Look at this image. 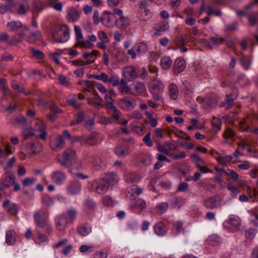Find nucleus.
Listing matches in <instances>:
<instances>
[{"label": "nucleus", "instance_id": "nucleus-13", "mask_svg": "<svg viewBox=\"0 0 258 258\" xmlns=\"http://www.w3.org/2000/svg\"><path fill=\"white\" fill-rule=\"evenodd\" d=\"M66 144L64 138L62 136H59L50 142V145L51 148L54 151L59 150L63 148Z\"/></svg>", "mask_w": 258, "mask_h": 258}, {"label": "nucleus", "instance_id": "nucleus-11", "mask_svg": "<svg viewBox=\"0 0 258 258\" xmlns=\"http://www.w3.org/2000/svg\"><path fill=\"white\" fill-rule=\"evenodd\" d=\"M51 178L53 183L60 185L66 180V175L63 172L57 170L52 173Z\"/></svg>", "mask_w": 258, "mask_h": 258}, {"label": "nucleus", "instance_id": "nucleus-34", "mask_svg": "<svg viewBox=\"0 0 258 258\" xmlns=\"http://www.w3.org/2000/svg\"><path fill=\"white\" fill-rule=\"evenodd\" d=\"M127 81L125 79H121L119 84V90L122 93L127 94L130 91V88L127 85Z\"/></svg>", "mask_w": 258, "mask_h": 258}, {"label": "nucleus", "instance_id": "nucleus-6", "mask_svg": "<svg viewBox=\"0 0 258 258\" xmlns=\"http://www.w3.org/2000/svg\"><path fill=\"white\" fill-rule=\"evenodd\" d=\"M118 105L125 110H133L136 105V101L130 97H125L118 101Z\"/></svg>", "mask_w": 258, "mask_h": 258}, {"label": "nucleus", "instance_id": "nucleus-40", "mask_svg": "<svg viewBox=\"0 0 258 258\" xmlns=\"http://www.w3.org/2000/svg\"><path fill=\"white\" fill-rule=\"evenodd\" d=\"M172 62V60L169 57L165 56L161 58L160 66L163 69H168L171 66Z\"/></svg>", "mask_w": 258, "mask_h": 258}, {"label": "nucleus", "instance_id": "nucleus-9", "mask_svg": "<svg viewBox=\"0 0 258 258\" xmlns=\"http://www.w3.org/2000/svg\"><path fill=\"white\" fill-rule=\"evenodd\" d=\"M81 184L77 180H73L69 182L67 187V192L72 195L78 194L81 190Z\"/></svg>", "mask_w": 258, "mask_h": 258}, {"label": "nucleus", "instance_id": "nucleus-18", "mask_svg": "<svg viewBox=\"0 0 258 258\" xmlns=\"http://www.w3.org/2000/svg\"><path fill=\"white\" fill-rule=\"evenodd\" d=\"M0 90L3 92V97L11 96L12 93L7 85V81L4 78H0Z\"/></svg>", "mask_w": 258, "mask_h": 258}, {"label": "nucleus", "instance_id": "nucleus-30", "mask_svg": "<svg viewBox=\"0 0 258 258\" xmlns=\"http://www.w3.org/2000/svg\"><path fill=\"white\" fill-rule=\"evenodd\" d=\"M115 23L118 28L123 29L128 26L129 21L128 19L124 16H121L118 20L115 19Z\"/></svg>", "mask_w": 258, "mask_h": 258}, {"label": "nucleus", "instance_id": "nucleus-48", "mask_svg": "<svg viewBox=\"0 0 258 258\" xmlns=\"http://www.w3.org/2000/svg\"><path fill=\"white\" fill-rule=\"evenodd\" d=\"M37 232L38 233V236L35 239V242L38 244H41L42 243L47 241L48 238L47 236L41 233L39 229H37Z\"/></svg>", "mask_w": 258, "mask_h": 258}, {"label": "nucleus", "instance_id": "nucleus-62", "mask_svg": "<svg viewBox=\"0 0 258 258\" xmlns=\"http://www.w3.org/2000/svg\"><path fill=\"white\" fill-rule=\"evenodd\" d=\"M238 23L236 22L225 25V31H232L237 29Z\"/></svg>", "mask_w": 258, "mask_h": 258}, {"label": "nucleus", "instance_id": "nucleus-35", "mask_svg": "<svg viewBox=\"0 0 258 258\" xmlns=\"http://www.w3.org/2000/svg\"><path fill=\"white\" fill-rule=\"evenodd\" d=\"M29 50L32 53V56L36 59L43 60L45 58V54L42 51L35 49L33 47H30Z\"/></svg>", "mask_w": 258, "mask_h": 258}, {"label": "nucleus", "instance_id": "nucleus-41", "mask_svg": "<svg viewBox=\"0 0 258 258\" xmlns=\"http://www.w3.org/2000/svg\"><path fill=\"white\" fill-rule=\"evenodd\" d=\"M163 84L161 82H155L151 86L152 93L153 94H159L163 89Z\"/></svg>", "mask_w": 258, "mask_h": 258}, {"label": "nucleus", "instance_id": "nucleus-59", "mask_svg": "<svg viewBox=\"0 0 258 258\" xmlns=\"http://www.w3.org/2000/svg\"><path fill=\"white\" fill-rule=\"evenodd\" d=\"M13 6V4H12L5 5L2 3H0V13L4 14L8 12H10L11 9Z\"/></svg>", "mask_w": 258, "mask_h": 258}, {"label": "nucleus", "instance_id": "nucleus-2", "mask_svg": "<svg viewBox=\"0 0 258 258\" xmlns=\"http://www.w3.org/2000/svg\"><path fill=\"white\" fill-rule=\"evenodd\" d=\"M53 39L57 43H64L70 37V29L66 25H55L52 30Z\"/></svg>", "mask_w": 258, "mask_h": 258}, {"label": "nucleus", "instance_id": "nucleus-5", "mask_svg": "<svg viewBox=\"0 0 258 258\" xmlns=\"http://www.w3.org/2000/svg\"><path fill=\"white\" fill-rule=\"evenodd\" d=\"M116 18L114 13L104 11L100 17V22L104 26L111 28L115 23Z\"/></svg>", "mask_w": 258, "mask_h": 258}, {"label": "nucleus", "instance_id": "nucleus-38", "mask_svg": "<svg viewBox=\"0 0 258 258\" xmlns=\"http://www.w3.org/2000/svg\"><path fill=\"white\" fill-rule=\"evenodd\" d=\"M7 27L11 31H14L17 30L18 28H22L23 27V25L20 21H12L7 24Z\"/></svg>", "mask_w": 258, "mask_h": 258}, {"label": "nucleus", "instance_id": "nucleus-33", "mask_svg": "<svg viewBox=\"0 0 258 258\" xmlns=\"http://www.w3.org/2000/svg\"><path fill=\"white\" fill-rule=\"evenodd\" d=\"M143 189L140 187H133L128 190L127 196L132 200L136 199L135 195L138 196L142 192Z\"/></svg>", "mask_w": 258, "mask_h": 258}, {"label": "nucleus", "instance_id": "nucleus-27", "mask_svg": "<svg viewBox=\"0 0 258 258\" xmlns=\"http://www.w3.org/2000/svg\"><path fill=\"white\" fill-rule=\"evenodd\" d=\"M136 51L138 55H141L145 53L148 49L147 45L143 42L136 43L134 46Z\"/></svg>", "mask_w": 258, "mask_h": 258}, {"label": "nucleus", "instance_id": "nucleus-23", "mask_svg": "<svg viewBox=\"0 0 258 258\" xmlns=\"http://www.w3.org/2000/svg\"><path fill=\"white\" fill-rule=\"evenodd\" d=\"M87 100L89 104L96 108L104 106L102 103L103 100L100 96H98L97 98L89 97L87 98Z\"/></svg>", "mask_w": 258, "mask_h": 258}, {"label": "nucleus", "instance_id": "nucleus-1", "mask_svg": "<svg viewBox=\"0 0 258 258\" xmlns=\"http://www.w3.org/2000/svg\"><path fill=\"white\" fill-rule=\"evenodd\" d=\"M34 220L37 227L36 230L39 228L49 235L52 231V228L48 221V215L41 211H37L34 214Z\"/></svg>", "mask_w": 258, "mask_h": 258}, {"label": "nucleus", "instance_id": "nucleus-49", "mask_svg": "<svg viewBox=\"0 0 258 258\" xmlns=\"http://www.w3.org/2000/svg\"><path fill=\"white\" fill-rule=\"evenodd\" d=\"M15 180V177L14 175H9L6 176L3 181V182L5 184V186L8 188L12 185Z\"/></svg>", "mask_w": 258, "mask_h": 258}, {"label": "nucleus", "instance_id": "nucleus-53", "mask_svg": "<svg viewBox=\"0 0 258 258\" xmlns=\"http://www.w3.org/2000/svg\"><path fill=\"white\" fill-rule=\"evenodd\" d=\"M38 125H39V130L40 132H41V134L39 135V137L44 140H46V135L47 133L45 131V127L44 125H43V123L41 121H39L37 123Z\"/></svg>", "mask_w": 258, "mask_h": 258}, {"label": "nucleus", "instance_id": "nucleus-45", "mask_svg": "<svg viewBox=\"0 0 258 258\" xmlns=\"http://www.w3.org/2000/svg\"><path fill=\"white\" fill-rule=\"evenodd\" d=\"M168 204L166 202H163L158 204L155 208V211L159 214H162L168 209Z\"/></svg>", "mask_w": 258, "mask_h": 258}, {"label": "nucleus", "instance_id": "nucleus-39", "mask_svg": "<svg viewBox=\"0 0 258 258\" xmlns=\"http://www.w3.org/2000/svg\"><path fill=\"white\" fill-rule=\"evenodd\" d=\"M41 202L46 207H50L53 204L54 201L53 198L48 195H44L41 198Z\"/></svg>", "mask_w": 258, "mask_h": 258}, {"label": "nucleus", "instance_id": "nucleus-42", "mask_svg": "<svg viewBox=\"0 0 258 258\" xmlns=\"http://www.w3.org/2000/svg\"><path fill=\"white\" fill-rule=\"evenodd\" d=\"M235 136V134L231 128H227L226 129L223 134V137L225 139L224 143L228 144L227 140L233 139Z\"/></svg>", "mask_w": 258, "mask_h": 258}, {"label": "nucleus", "instance_id": "nucleus-28", "mask_svg": "<svg viewBox=\"0 0 258 258\" xmlns=\"http://www.w3.org/2000/svg\"><path fill=\"white\" fill-rule=\"evenodd\" d=\"M251 57L247 55H243L240 58V62L241 66L245 70H248L251 63Z\"/></svg>", "mask_w": 258, "mask_h": 258}, {"label": "nucleus", "instance_id": "nucleus-54", "mask_svg": "<svg viewBox=\"0 0 258 258\" xmlns=\"http://www.w3.org/2000/svg\"><path fill=\"white\" fill-rule=\"evenodd\" d=\"M174 135L176 137L185 139L186 141H190L191 140V138L189 135L182 131L177 130L174 133Z\"/></svg>", "mask_w": 258, "mask_h": 258}, {"label": "nucleus", "instance_id": "nucleus-36", "mask_svg": "<svg viewBox=\"0 0 258 258\" xmlns=\"http://www.w3.org/2000/svg\"><path fill=\"white\" fill-rule=\"evenodd\" d=\"M172 228L176 234L184 232V228L183 226V223L180 221H176L172 223Z\"/></svg>", "mask_w": 258, "mask_h": 258}, {"label": "nucleus", "instance_id": "nucleus-51", "mask_svg": "<svg viewBox=\"0 0 258 258\" xmlns=\"http://www.w3.org/2000/svg\"><path fill=\"white\" fill-rule=\"evenodd\" d=\"M164 143V146L166 147V149L168 152L173 151L176 150L177 145L175 143V141H172L170 142L166 141Z\"/></svg>", "mask_w": 258, "mask_h": 258}, {"label": "nucleus", "instance_id": "nucleus-64", "mask_svg": "<svg viewBox=\"0 0 258 258\" xmlns=\"http://www.w3.org/2000/svg\"><path fill=\"white\" fill-rule=\"evenodd\" d=\"M135 89L137 93L142 94L145 90V86L143 83L139 82L137 83Z\"/></svg>", "mask_w": 258, "mask_h": 258}, {"label": "nucleus", "instance_id": "nucleus-22", "mask_svg": "<svg viewBox=\"0 0 258 258\" xmlns=\"http://www.w3.org/2000/svg\"><path fill=\"white\" fill-rule=\"evenodd\" d=\"M207 242L212 246H218L222 243V239L216 234H212L209 236Z\"/></svg>", "mask_w": 258, "mask_h": 258}, {"label": "nucleus", "instance_id": "nucleus-19", "mask_svg": "<svg viewBox=\"0 0 258 258\" xmlns=\"http://www.w3.org/2000/svg\"><path fill=\"white\" fill-rule=\"evenodd\" d=\"M99 134L96 132L91 133L87 137H85V144L94 146L98 144Z\"/></svg>", "mask_w": 258, "mask_h": 258}, {"label": "nucleus", "instance_id": "nucleus-58", "mask_svg": "<svg viewBox=\"0 0 258 258\" xmlns=\"http://www.w3.org/2000/svg\"><path fill=\"white\" fill-rule=\"evenodd\" d=\"M184 88L183 90L186 95H189L192 92V87L190 83L185 81L183 83Z\"/></svg>", "mask_w": 258, "mask_h": 258}, {"label": "nucleus", "instance_id": "nucleus-25", "mask_svg": "<svg viewBox=\"0 0 258 258\" xmlns=\"http://www.w3.org/2000/svg\"><path fill=\"white\" fill-rule=\"evenodd\" d=\"M11 87L13 89L18 91V93H23L26 96H28L31 93L30 91H26L24 87H21L17 83L16 80H13L11 81Z\"/></svg>", "mask_w": 258, "mask_h": 258}, {"label": "nucleus", "instance_id": "nucleus-3", "mask_svg": "<svg viewBox=\"0 0 258 258\" xmlns=\"http://www.w3.org/2000/svg\"><path fill=\"white\" fill-rule=\"evenodd\" d=\"M108 187V185L104 178L94 180L91 185L93 190L100 195H102L106 192Z\"/></svg>", "mask_w": 258, "mask_h": 258}, {"label": "nucleus", "instance_id": "nucleus-14", "mask_svg": "<svg viewBox=\"0 0 258 258\" xmlns=\"http://www.w3.org/2000/svg\"><path fill=\"white\" fill-rule=\"evenodd\" d=\"M238 95L237 89L235 87L231 88V92L226 94V99L227 100L228 108H231L234 105V101Z\"/></svg>", "mask_w": 258, "mask_h": 258}, {"label": "nucleus", "instance_id": "nucleus-43", "mask_svg": "<svg viewBox=\"0 0 258 258\" xmlns=\"http://www.w3.org/2000/svg\"><path fill=\"white\" fill-rule=\"evenodd\" d=\"M68 220L73 223L76 220L77 216V211L75 209L70 208L67 212Z\"/></svg>", "mask_w": 258, "mask_h": 258}, {"label": "nucleus", "instance_id": "nucleus-37", "mask_svg": "<svg viewBox=\"0 0 258 258\" xmlns=\"http://www.w3.org/2000/svg\"><path fill=\"white\" fill-rule=\"evenodd\" d=\"M169 29L168 23L166 21H161L157 23L154 26V29L158 31L165 32Z\"/></svg>", "mask_w": 258, "mask_h": 258}, {"label": "nucleus", "instance_id": "nucleus-10", "mask_svg": "<svg viewBox=\"0 0 258 258\" xmlns=\"http://www.w3.org/2000/svg\"><path fill=\"white\" fill-rule=\"evenodd\" d=\"M204 206L207 209H214L218 208L221 205V201L216 197H210L203 201Z\"/></svg>", "mask_w": 258, "mask_h": 258}, {"label": "nucleus", "instance_id": "nucleus-50", "mask_svg": "<svg viewBox=\"0 0 258 258\" xmlns=\"http://www.w3.org/2000/svg\"><path fill=\"white\" fill-rule=\"evenodd\" d=\"M13 152L10 146L8 144L5 146V152L2 149H0V158H6L10 154H12Z\"/></svg>", "mask_w": 258, "mask_h": 258}, {"label": "nucleus", "instance_id": "nucleus-26", "mask_svg": "<svg viewBox=\"0 0 258 258\" xmlns=\"http://www.w3.org/2000/svg\"><path fill=\"white\" fill-rule=\"evenodd\" d=\"M125 180L128 184L136 183L140 181V177L135 173H128L125 175Z\"/></svg>", "mask_w": 258, "mask_h": 258}, {"label": "nucleus", "instance_id": "nucleus-12", "mask_svg": "<svg viewBox=\"0 0 258 258\" xmlns=\"http://www.w3.org/2000/svg\"><path fill=\"white\" fill-rule=\"evenodd\" d=\"M186 67L185 60L182 57L177 58L173 66V71L175 74L178 75L183 72Z\"/></svg>", "mask_w": 258, "mask_h": 258}, {"label": "nucleus", "instance_id": "nucleus-56", "mask_svg": "<svg viewBox=\"0 0 258 258\" xmlns=\"http://www.w3.org/2000/svg\"><path fill=\"white\" fill-rule=\"evenodd\" d=\"M119 82V79L117 76L111 75L108 78V83H111L113 87L118 86Z\"/></svg>", "mask_w": 258, "mask_h": 258}, {"label": "nucleus", "instance_id": "nucleus-20", "mask_svg": "<svg viewBox=\"0 0 258 258\" xmlns=\"http://www.w3.org/2000/svg\"><path fill=\"white\" fill-rule=\"evenodd\" d=\"M104 178L106 181L107 184L108 185H113L116 184L119 180L118 175L113 172L106 173Z\"/></svg>", "mask_w": 258, "mask_h": 258}, {"label": "nucleus", "instance_id": "nucleus-55", "mask_svg": "<svg viewBox=\"0 0 258 258\" xmlns=\"http://www.w3.org/2000/svg\"><path fill=\"white\" fill-rule=\"evenodd\" d=\"M175 44L177 46L181 47L185 44V40L182 35H180L176 37Z\"/></svg>", "mask_w": 258, "mask_h": 258}, {"label": "nucleus", "instance_id": "nucleus-8", "mask_svg": "<svg viewBox=\"0 0 258 258\" xmlns=\"http://www.w3.org/2000/svg\"><path fill=\"white\" fill-rule=\"evenodd\" d=\"M69 220L64 214L57 216L55 219V223L56 229L60 231L66 230Z\"/></svg>", "mask_w": 258, "mask_h": 258}, {"label": "nucleus", "instance_id": "nucleus-47", "mask_svg": "<svg viewBox=\"0 0 258 258\" xmlns=\"http://www.w3.org/2000/svg\"><path fill=\"white\" fill-rule=\"evenodd\" d=\"M103 204L106 207H112L114 205V201L110 196H105L101 199Z\"/></svg>", "mask_w": 258, "mask_h": 258}, {"label": "nucleus", "instance_id": "nucleus-17", "mask_svg": "<svg viewBox=\"0 0 258 258\" xmlns=\"http://www.w3.org/2000/svg\"><path fill=\"white\" fill-rule=\"evenodd\" d=\"M154 230L155 233L160 236H164L167 232V228L162 222H158L154 225Z\"/></svg>", "mask_w": 258, "mask_h": 258}, {"label": "nucleus", "instance_id": "nucleus-52", "mask_svg": "<svg viewBox=\"0 0 258 258\" xmlns=\"http://www.w3.org/2000/svg\"><path fill=\"white\" fill-rule=\"evenodd\" d=\"M228 223L234 227H238L241 224V220L238 217H232L229 219Z\"/></svg>", "mask_w": 258, "mask_h": 258}, {"label": "nucleus", "instance_id": "nucleus-15", "mask_svg": "<svg viewBox=\"0 0 258 258\" xmlns=\"http://www.w3.org/2000/svg\"><path fill=\"white\" fill-rule=\"evenodd\" d=\"M42 146L38 143H29L26 145L27 153L31 155L39 154L42 151Z\"/></svg>", "mask_w": 258, "mask_h": 258}, {"label": "nucleus", "instance_id": "nucleus-57", "mask_svg": "<svg viewBox=\"0 0 258 258\" xmlns=\"http://www.w3.org/2000/svg\"><path fill=\"white\" fill-rule=\"evenodd\" d=\"M248 22L251 26H254L258 22V14L254 13L248 17Z\"/></svg>", "mask_w": 258, "mask_h": 258}, {"label": "nucleus", "instance_id": "nucleus-32", "mask_svg": "<svg viewBox=\"0 0 258 258\" xmlns=\"http://www.w3.org/2000/svg\"><path fill=\"white\" fill-rule=\"evenodd\" d=\"M42 36L40 31L32 32L27 38V41L30 43H35L41 40Z\"/></svg>", "mask_w": 258, "mask_h": 258}, {"label": "nucleus", "instance_id": "nucleus-4", "mask_svg": "<svg viewBox=\"0 0 258 258\" xmlns=\"http://www.w3.org/2000/svg\"><path fill=\"white\" fill-rule=\"evenodd\" d=\"M76 156V151L72 149H66L62 155V159H58V162L63 166L66 167H69L72 161L75 160Z\"/></svg>", "mask_w": 258, "mask_h": 258}, {"label": "nucleus", "instance_id": "nucleus-24", "mask_svg": "<svg viewBox=\"0 0 258 258\" xmlns=\"http://www.w3.org/2000/svg\"><path fill=\"white\" fill-rule=\"evenodd\" d=\"M168 90L170 99L176 100L178 98L179 93L177 85L173 83L170 84Z\"/></svg>", "mask_w": 258, "mask_h": 258}, {"label": "nucleus", "instance_id": "nucleus-29", "mask_svg": "<svg viewBox=\"0 0 258 258\" xmlns=\"http://www.w3.org/2000/svg\"><path fill=\"white\" fill-rule=\"evenodd\" d=\"M16 232L14 230L7 231L6 242L9 245L14 244L16 240Z\"/></svg>", "mask_w": 258, "mask_h": 258}, {"label": "nucleus", "instance_id": "nucleus-61", "mask_svg": "<svg viewBox=\"0 0 258 258\" xmlns=\"http://www.w3.org/2000/svg\"><path fill=\"white\" fill-rule=\"evenodd\" d=\"M84 205L86 208L89 209H94L96 207V204L93 199L87 198L84 202Z\"/></svg>", "mask_w": 258, "mask_h": 258}, {"label": "nucleus", "instance_id": "nucleus-7", "mask_svg": "<svg viewBox=\"0 0 258 258\" xmlns=\"http://www.w3.org/2000/svg\"><path fill=\"white\" fill-rule=\"evenodd\" d=\"M123 75L126 80L133 81L138 77L135 68L132 66H127L123 69Z\"/></svg>", "mask_w": 258, "mask_h": 258}, {"label": "nucleus", "instance_id": "nucleus-31", "mask_svg": "<svg viewBox=\"0 0 258 258\" xmlns=\"http://www.w3.org/2000/svg\"><path fill=\"white\" fill-rule=\"evenodd\" d=\"M79 17V14L75 9H71L68 12L67 19L69 22L77 21Z\"/></svg>", "mask_w": 258, "mask_h": 258}, {"label": "nucleus", "instance_id": "nucleus-44", "mask_svg": "<svg viewBox=\"0 0 258 258\" xmlns=\"http://www.w3.org/2000/svg\"><path fill=\"white\" fill-rule=\"evenodd\" d=\"M49 6L53 8L57 11H61L62 9V4L59 2V0H48Z\"/></svg>", "mask_w": 258, "mask_h": 258}, {"label": "nucleus", "instance_id": "nucleus-46", "mask_svg": "<svg viewBox=\"0 0 258 258\" xmlns=\"http://www.w3.org/2000/svg\"><path fill=\"white\" fill-rule=\"evenodd\" d=\"M211 124L213 130L215 131L216 133L221 130V121L220 119L214 117L211 121Z\"/></svg>", "mask_w": 258, "mask_h": 258}, {"label": "nucleus", "instance_id": "nucleus-21", "mask_svg": "<svg viewBox=\"0 0 258 258\" xmlns=\"http://www.w3.org/2000/svg\"><path fill=\"white\" fill-rule=\"evenodd\" d=\"M77 230L81 236H85L91 232L92 228L88 224L86 223L79 225L77 228Z\"/></svg>", "mask_w": 258, "mask_h": 258}, {"label": "nucleus", "instance_id": "nucleus-16", "mask_svg": "<svg viewBox=\"0 0 258 258\" xmlns=\"http://www.w3.org/2000/svg\"><path fill=\"white\" fill-rule=\"evenodd\" d=\"M114 153L119 158H123L130 153V148L123 145H118L114 149Z\"/></svg>", "mask_w": 258, "mask_h": 258}, {"label": "nucleus", "instance_id": "nucleus-63", "mask_svg": "<svg viewBox=\"0 0 258 258\" xmlns=\"http://www.w3.org/2000/svg\"><path fill=\"white\" fill-rule=\"evenodd\" d=\"M151 132H148L143 139V141L148 147H152L153 146V142L151 139Z\"/></svg>", "mask_w": 258, "mask_h": 258}, {"label": "nucleus", "instance_id": "nucleus-60", "mask_svg": "<svg viewBox=\"0 0 258 258\" xmlns=\"http://www.w3.org/2000/svg\"><path fill=\"white\" fill-rule=\"evenodd\" d=\"M190 158L194 160L197 167L204 163V161L196 153L191 154Z\"/></svg>", "mask_w": 258, "mask_h": 258}]
</instances>
